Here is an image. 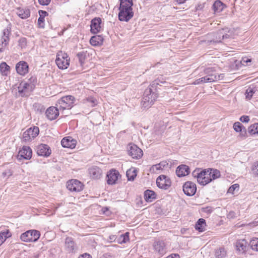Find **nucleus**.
I'll return each instance as SVG.
<instances>
[{"label": "nucleus", "instance_id": "obj_25", "mask_svg": "<svg viewBox=\"0 0 258 258\" xmlns=\"http://www.w3.org/2000/svg\"><path fill=\"white\" fill-rule=\"evenodd\" d=\"M61 144L64 148L73 149L76 147V141L71 137H67L62 139Z\"/></svg>", "mask_w": 258, "mask_h": 258}, {"label": "nucleus", "instance_id": "obj_30", "mask_svg": "<svg viewBox=\"0 0 258 258\" xmlns=\"http://www.w3.org/2000/svg\"><path fill=\"white\" fill-rule=\"evenodd\" d=\"M206 220L203 218H200L195 225V229L199 232H203L206 230Z\"/></svg>", "mask_w": 258, "mask_h": 258}, {"label": "nucleus", "instance_id": "obj_63", "mask_svg": "<svg viewBox=\"0 0 258 258\" xmlns=\"http://www.w3.org/2000/svg\"><path fill=\"white\" fill-rule=\"evenodd\" d=\"M58 2H60L61 0H56Z\"/></svg>", "mask_w": 258, "mask_h": 258}, {"label": "nucleus", "instance_id": "obj_46", "mask_svg": "<svg viewBox=\"0 0 258 258\" xmlns=\"http://www.w3.org/2000/svg\"><path fill=\"white\" fill-rule=\"evenodd\" d=\"M27 39L25 37H21L18 41V45L22 49L27 46Z\"/></svg>", "mask_w": 258, "mask_h": 258}, {"label": "nucleus", "instance_id": "obj_51", "mask_svg": "<svg viewBox=\"0 0 258 258\" xmlns=\"http://www.w3.org/2000/svg\"><path fill=\"white\" fill-rule=\"evenodd\" d=\"M87 101L89 102V103H91V105L92 106H94L96 103H97V101L96 99H95L93 97H88L87 98Z\"/></svg>", "mask_w": 258, "mask_h": 258}, {"label": "nucleus", "instance_id": "obj_14", "mask_svg": "<svg viewBox=\"0 0 258 258\" xmlns=\"http://www.w3.org/2000/svg\"><path fill=\"white\" fill-rule=\"evenodd\" d=\"M182 187L184 193L187 196H192L197 191L196 184L191 181L185 182Z\"/></svg>", "mask_w": 258, "mask_h": 258}, {"label": "nucleus", "instance_id": "obj_26", "mask_svg": "<svg viewBox=\"0 0 258 258\" xmlns=\"http://www.w3.org/2000/svg\"><path fill=\"white\" fill-rule=\"evenodd\" d=\"M189 168L185 165H179L176 170V173L178 177H182L189 173Z\"/></svg>", "mask_w": 258, "mask_h": 258}, {"label": "nucleus", "instance_id": "obj_18", "mask_svg": "<svg viewBox=\"0 0 258 258\" xmlns=\"http://www.w3.org/2000/svg\"><path fill=\"white\" fill-rule=\"evenodd\" d=\"M59 108L58 107L50 106L45 111L46 116L48 119L53 120L59 115Z\"/></svg>", "mask_w": 258, "mask_h": 258}, {"label": "nucleus", "instance_id": "obj_7", "mask_svg": "<svg viewBox=\"0 0 258 258\" xmlns=\"http://www.w3.org/2000/svg\"><path fill=\"white\" fill-rule=\"evenodd\" d=\"M40 236V232L36 230H30L21 235V239L25 242H36Z\"/></svg>", "mask_w": 258, "mask_h": 258}, {"label": "nucleus", "instance_id": "obj_40", "mask_svg": "<svg viewBox=\"0 0 258 258\" xmlns=\"http://www.w3.org/2000/svg\"><path fill=\"white\" fill-rule=\"evenodd\" d=\"M248 132L251 135L258 134V123L251 125L248 128Z\"/></svg>", "mask_w": 258, "mask_h": 258}, {"label": "nucleus", "instance_id": "obj_6", "mask_svg": "<svg viewBox=\"0 0 258 258\" xmlns=\"http://www.w3.org/2000/svg\"><path fill=\"white\" fill-rule=\"evenodd\" d=\"M217 67H208L204 70V74L206 75L205 77L206 79H207L208 83H211L216 82L220 80L221 75H219L217 72Z\"/></svg>", "mask_w": 258, "mask_h": 258}, {"label": "nucleus", "instance_id": "obj_41", "mask_svg": "<svg viewBox=\"0 0 258 258\" xmlns=\"http://www.w3.org/2000/svg\"><path fill=\"white\" fill-rule=\"evenodd\" d=\"M33 107L36 111L39 113H42L45 111L44 105L38 103H35L33 104Z\"/></svg>", "mask_w": 258, "mask_h": 258}, {"label": "nucleus", "instance_id": "obj_36", "mask_svg": "<svg viewBox=\"0 0 258 258\" xmlns=\"http://www.w3.org/2000/svg\"><path fill=\"white\" fill-rule=\"evenodd\" d=\"M256 89L253 87H248L245 92V98L247 100H250L255 93Z\"/></svg>", "mask_w": 258, "mask_h": 258}, {"label": "nucleus", "instance_id": "obj_53", "mask_svg": "<svg viewBox=\"0 0 258 258\" xmlns=\"http://www.w3.org/2000/svg\"><path fill=\"white\" fill-rule=\"evenodd\" d=\"M40 5L42 6H47L49 4L51 0H38Z\"/></svg>", "mask_w": 258, "mask_h": 258}, {"label": "nucleus", "instance_id": "obj_15", "mask_svg": "<svg viewBox=\"0 0 258 258\" xmlns=\"http://www.w3.org/2000/svg\"><path fill=\"white\" fill-rule=\"evenodd\" d=\"M67 188L72 191H80L83 189L82 183L77 179H71L67 182Z\"/></svg>", "mask_w": 258, "mask_h": 258}, {"label": "nucleus", "instance_id": "obj_58", "mask_svg": "<svg viewBox=\"0 0 258 258\" xmlns=\"http://www.w3.org/2000/svg\"><path fill=\"white\" fill-rule=\"evenodd\" d=\"M39 14L40 16H41V15H43V16H44V17H45L46 16L48 15V13L46 11H42V10L39 11Z\"/></svg>", "mask_w": 258, "mask_h": 258}, {"label": "nucleus", "instance_id": "obj_21", "mask_svg": "<svg viewBox=\"0 0 258 258\" xmlns=\"http://www.w3.org/2000/svg\"><path fill=\"white\" fill-rule=\"evenodd\" d=\"M102 20L100 18H95L91 20V32L93 34L99 33L101 29Z\"/></svg>", "mask_w": 258, "mask_h": 258}, {"label": "nucleus", "instance_id": "obj_1", "mask_svg": "<svg viewBox=\"0 0 258 258\" xmlns=\"http://www.w3.org/2000/svg\"><path fill=\"white\" fill-rule=\"evenodd\" d=\"M164 84H167L165 80L162 77H158L146 89L141 102L142 108L147 109L152 106L158 97V90L160 89L159 87Z\"/></svg>", "mask_w": 258, "mask_h": 258}, {"label": "nucleus", "instance_id": "obj_16", "mask_svg": "<svg viewBox=\"0 0 258 258\" xmlns=\"http://www.w3.org/2000/svg\"><path fill=\"white\" fill-rule=\"evenodd\" d=\"M118 19L120 21L128 22L134 16L133 9H119Z\"/></svg>", "mask_w": 258, "mask_h": 258}, {"label": "nucleus", "instance_id": "obj_19", "mask_svg": "<svg viewBox=\"0 0 258 258\" xmlns=\"http://www.w3.org/2000/svg\"><path fill=\"white\" fill-rule=\"evenodd\" d=\"M32 152L31 149L28 146H24L18 153V158L19 160L22 158L29 160L32 157Z\"/></svg>", "mask_w": 258, "mask_h": 258}, {"label": "nucleus", "instance_id": "obj_61", "mask_svg": "<svg viewBox=\"0 0 258 258\" xmlns=\"http://www.w3.org/2000/svg\"><path fill=\"white\" fill-rule=\"evenodd\" d=\"M233 213H233V212H230V213H229V215H231V214H233Z\"/></svg>", "mask_w": 258, "mask_h": 258}, {"label": "nucleus", "instance_id": "obj_13", "mask_svg": "<svg viewBox=\"0 0 258 258\" xmlns=\"http://www.w3.org/2000/svg\"><path fill=\"white\" fill-rule=\"evenodd\" d=\"M10 29L7 28L3 30V35L0 38V52L4 51L10 41Z\"/></svg>", "mask_w": 258, "mask_h": 258}, {"label": "nucleus", "instance_id": "obj_43", "mask_svg": "<svg viewBox=\"0 0 258 258\" xmlns=\"http://www.w3.org/2000/svg\"><path fill=\"white\" fill-rule=\"evenodd\" d=\"M77 56L79 59V62L81 66L84 63V61L86 59V52L81 51L77 53Z\"/></svg>", "mask_w": 258, "mask_h": 258}, {"label": "nucleus", "instance_id": "obj_34", "mask_svg": "<svg viewBox=\"0 0 258 258\" xmlns=\"http://www.w3.org/2000/svg\"><path fill=\"white\" fill-rule=\"evenodd\" d=\"M224 4L219 0L215 2L213 5V9L215 13H220L224 8Z\"/></svg>", "mask_w": 258, "mask_h": 258}, {"label": "nucleus", "instance_id": "obj_22", "mask_svg": "<svg viewBox=\"0 0 258 258\" xmlns=\"http://www.w3.org/2000/svg\"><path fill=\"white\" fill-rule=\"evenodd\" d=\"M154 250L159 254L163 255L166 252L165 244L163 241L156 240L153 244Z\"/></svg>", "mask_w": 258, "mask_h": 258}, {"label": "nucleus", "instance_id": "obj_28", "mask_svg": "<svg viewBox=\"0 0 258 258\" xmlns=\"http://www.w3.org/2000/svg\"><path fill=\"white\" fill-rule=\"evenodd\" d=\"M103 42V37L101 35H95L91 37L90 44L93 46L101 45Z\"/></svg>", "mask_w": 258, "mask_h": 258}, {"label": "nucleus", "instance_id": "obj_55", "mask_svg": "<svg viewBox=\"0 0 258 258\" xmlns=\"http://www.w3.org/2000/svg\"><path fill=\"white\" fill-rule=\"evenodd\" d=\"M166 258H180V256L178 254L172 253Z\"/></svg>", "mask_w": 258, "mask_h": 258}, {"label": "nucleus", "instance_id": "obj_23", "mask_svg": "<svg viewBox=\"0 0 258 258\" xmlns=\"http://www.w3.org/2000/svg\"><path fill=\"white\" fill-rule=\"evenodd\" d=\"M88 173L92 179H97L100 178L102 175V170L98 167L94 166L88 169Z\"/></svg>", "mask_w": 258, "mask_h": 258}, {"label": "nucleus", "instance_id": "obj_11", "mask_svg": "<svg viewBox=\"0 0 258 258\" xmlns=\"http://www.w3.org/2000/svg\"><path fill=\"white\" fill-rule=\"evenodd\" d=\"M64 249L69 253H75L78 250V246L71 237H67L64 241Z\"/></svg>", "mask_w": 258, "mask_h": 258}, {"label": "nucleus", "instance_id": "obj_35", "mask_svg": "<svg viewBox=\"0 0 258 258\" xmlns=\"http://www.w3.org/2000/svg\"><path fill=\"white\" fill-rule=\"evenodd\" d=\"M207 170L209 171V174H210L212 181L220 177V172L218 170L209 168Z\"/></svg>", "mask_w": 258, "mask_h": 258}, {"label": "nucleus", "instance_id": "obj_60", "mask_svg": "<svg viewBox=\"0 0 258 258\" xmlns=\"http://www.w3.org/2000/svg\"><path fill=\"white\" fill-rule=\"evenodd\" d=\"M177 3L179 4H183L185 2V0H176Z\"/></svg>", "mask_w": 258, "mask_h": 258}, {"label": "nucleus", "instance_id": "obj_62", "mask_svg": "<svg viewBox=\"0 0 258 258\" xmlns=\"http://www.w3.org/2000/svg\"><path fill=\"white\" fill-rule=\"evenodd\" d=\"M220 75H221L220 77H223L222 74H220Z\"/></svg>", "mask_w": 258, "mask_h": 258}, {"label": "nucleus", "instance_id": "obj_10", "mask_svg": "<svg viewBox=\"0 0 258 258\" xmlns=\"http://www.w3.org/2000/svg\"><path fill=\"white\" fill-rule=\"evenodd\" d=\"M156 184L159 188L166 190L170 187L171 182L168 176L164 175H161L157 177Z\"/></svg>", "mask_w": 258, "mask_h": 258}, {"label": "nucleus", "instance_id": "obj_44", "mask_svg": "<svg viewBox=\"0 0 258 258\" xmlns=\"http://www.w3.org/2000/svg\"><path fill=\"white\" fill-rule=\"evenodd\" d=\"M249 245L252 250L258 251V238H255L250 240Z\"/></svg>", "mask_w": 258, "mask_h": 258}, {"label": "nucleus", "instance_id": "obj_5", "mask_svg": "<svg viewBox=\"0 0 258 258\" xmlns=\"http://www.w3.org/2000/svg\"><path fill=\"white\" fill-rule=\"evenodd\" d=\"M75 100V98L73 96H65L57 101L56 105L59 107L60 110L69 109L73 106Z\"/></svg>", "mask_w": 258, "mask_h": 258}, {"label": "nucleus", "instance_id": "obj_17", "mask_svg": "<svg viewBox=\"0 0 258 258\" xmlns=\"http://www.w3.org/2000/svg\"><path fill=\"white\" fill-rule=\"evenodd\" d=\"M37 154L38 156L48 157L51 153V150L46 144H41L36 147Z\"/></svg>", "mask_w": 258, "mask_h": 258}, {"label": "nucleus", "instance_id": "obj_45", "mask_svg": "<svg viewBox=\"0 0 258 258\" xmlns=\"http://www.w3.org/2000/svg\"><path fill=\"white\" fill-rule=\"evenodd\" d=\"M9 234V230H7L6 232H0V245H2L4 242L7 238L10 236Z\"/></svg>", "mask_w": 258, "mask_h": 258}, {"label": "nucleus", "instance_id": "obj_38", "mask_svg": "<svg viewBox=\"0 0 258 258\" xmlns=\"http://www.w3.org/2000/svg\"><path fill=\"white\" fill-rule=\"evenodd\" d=\"M9 69L10 67L5 62L0 64V72L3 75H7Z\"/></svg>", "mask_w": 258, "mask_h": 258}, {"label": "nucleus", "instance_id": "obj_29", "mask_svg": "<svg viewBox=\"0 0 258 258\" xmlns=\"http://www.w3.org/2000/svg\"><path fill=\"white\" fill-rule=\"evenodd\" d=\"M17 14L21 18L25 19L28 18L30 16V12L28 9H21L19 8L17 9Z\"/></svg>", "mask_w": 258, "mask_h": 258}, {"label": "nucleus", "instance_id": "obj_42", "mask_svg": "<svg viewBox=\"0 0 258 258\" xmlns=\"http://www.w3.org/2000/svg\"><path fill=\"white\" fill-rule=\"evenodd\" d=\"M215 256L216 258H224L226 256V251L223 248H220L215 252Z\"/></svg>", "mask_w": 258, "mask_h": 258}, {"label": "nucleus", "instance_id": "obj_33", "mask_svg": "<svg viewBox=\"0 0 258 258\" xmlns=\"http://www.w3.org/2000/svg\"><path fill=\"white\" fill-rule=\"evenodd\" d=\"M133 0H120L119 9H133Z\"/></svg>", "mask_w": 258, "mask_h": 258}, {"label": "nucleus", "instance_id": "obj_24", "mask_svg": "<svg viewBox=\"0 0 258 258\" xmlns=\"http://www.w3.org/2000/svg\"><path fill=\"white\" fill-rule=\"evenodd\" d=\"M16 69L18 74L25 75L28 72L29 66L26 62L21 61L16 64Z\"/></svg>", "mask_w": 258, "mask_h": 258}, {"label": "nucleus", "instance_id": "obj_59", "mask_svg": "<svg viewBox=\"0 0 258 258\" xmlns=\"http://www.w3.org/2000/svg\"><path fill=\"white\" fill-rule=\"evenodd\" d=\"M251 61V59H249V58H242V60H241V63H242V64H244V63H247L248 62H250Z\"/></svg>", "mask_w": 258, "mask_h": 258}, {"label": "nucleus", "instance_id": "obj_54", "mask_svg": "<svg viewBox=\"0 0 258 258\" xmlns=\"http://www.w3.org/2000/svg\"><path fill=\"white\" fill-rule=\"evenodd\" d=\"M239 187L238 184H234L231 185L229 188V192H231L234 191L236 188Z\"/></svg>", "mask_w": 258, "mask_h": 258}, {"label": "nucleus", "instance_id": "obj_27", "mask_svg": "<svg viewBox=\"0 0 258 258\" xmlns=\"http://www.w3.org/2000/svg\"><path fill=\"white\" fill-rule=\"evenodd\" d=\"M233 128L236 132H239L240 135L242 137H246V130L239 122H236L234 123Z\"/></svg>", "mask_w": 258, "mask_h": 258}, {"label": "nucleus", "instance_id": "obj_31", "mask_svg": "<svg viewBox=\"0 0 258 258\" xmlns=\"http://www.w3.org/2000/svg\"><path fill=\"white\" fill-rule=\"evenodd\" d=\"M247 244V242L244 239L237 240L236 242L237 250L242 253L246 251Z\"/></svg>", "mask_w": 258, "mask_h": 258}, {"label": "nucleus", "instance_id": "obj_9", "mask_svg": "<svg viewBox=\"0 0 258 258\" xmlns=\"http://www.w3.org/2000/svg\"><path fill=\"white\" fill-rule=\"evenodd\" d=\"M39 133V129L37 126L30 127L24 132L23 139L24 141H30L36 137Z\"/></svg>", "mask_w": 258, "mask_h": 258}, {"label": "nucleus", "instance_id": "obj_2", "mask_svg": "<svg viewBox=\"0 0 258 258\" xmlns=\"http://www.w3.org/2000/svg\"><path fill=\"white\" fill-rule=\"evenodd\" d=\"M36 77H32L28 81H22L18 87V91L21 97H28L35 88Z\"/></svg>", "mask_w": 258, "mask_h": 258}, {"label": "nucleus", "instance_id": "obj_8", "mask_svg": "<svg viewBox=\"0 0 258 258\" xmlns=\"http://www.w3.org/2000/svg\"><path fill=\"white\" fill-rule=\"evenodd\" d=\"M55 63L60 69H66L70 64V58L67 53L60 52L56 55Z\"/></svg>", "mask_w": 258, "mask_h": 258}, {"label": "nucleus", "instance_id": "obj_32", "mask_svg": "<svg viewBox=\"0 0 258 258\" xmlns=\"http://www.w3.org/2000/svg\"><path fill=\"white\" fill-rule=\"evenodd\" d=\"M156 198V193L152 190L147 189L144 192V199L147 202H152Z\"/></svg>", "mask_w": 258, "mask_h": 258}, {"label": "nucleus", "instance_id": "obj_48", "mask_svg": "<svg viewBox=\"0 0 258 258\" xmlns=\"http://www.w3.org/2000/svg\"><path fill=\"white\" fill-rule=\"evenodd\" d=\"M251 171L253 174L258 177V161L253 163L251 167Z\"/></svg>", "mask_w": 258, "mask_h": 258}, {"label": "nucleus", "instance_id": "obj_39", "mask_svg": "<svg viewBox=\"0 0 258 258\" xmlns=\"http://www.w3.org/2000/svg\"><path fill=\"white\" fill-rule=\"evenodd\" d=\"M129 240V233L126 232L125 234H121L117 239V242L122 244L126 242Z\"/></svg>", "mask_w": 258, "mask_h": 258}, {"label": "nucleus", "instance_id": "obj_20", "mask_svg": "<svg viewBox=\"0 0 258 258\" xmlns=\"http://www.w3.org/2000/svg\"><path fill=\"white\" fill-rule=\"evenodd\" d=\"M119 176L118 171L115 169L110 170L107 174V183L110 185L115 184Z\"/></svg>", "mask_w": 258, "mask_h": 258}, {"label": "nucleus", "instance_id": "obj_3", "mask_svg": "<svg viewBox=\"0 0 258 258\" xmlns=\"http://www.w3.org/2000/svg\"><path fill=\"white\" fill-rule=\"evenodd\" d=\"M217 36L215 39H213L214 42H222V40H226L227 39H232L234 38L235 34L234 29H228L227 28L222 29L218 31ZM225 42H227L225 41Z\"/></svg>", "mask_w": 258, "mask_h": 258}, {"label": "nucleus", "instance_id": "obj_50", "mask_svg": "<svg viewBox=\"0 0 258 258\" xmlns=\"http://www.w3.org/2000/svg\"><path fill=\"white\" fill-rule=\"evenodd\" d=\"M207 79H206L205 77H202L199 79H197L194 81L193 84L194 85H198L200 84H203L205 83H208L207 82Z\"/></svg>", "mask_w": 258, "mask_h": 258}, {"label": "nucleus", "instance_id": "obj_37", "mask_svg": "<svg viewBox=\"0 0 258 258\" xmlns=\"http://www.w3.org/2000/svg\"><path fill=\"white\" fill-rule=\"evenodd\" d=\"M126 175L128 180H134L137 176L136 170L135 168H131L127 170Z\"/></svg>", "mask_w": 258, "mask_h": 258}, {"label": "nucleus", "instance_id": "obj_4", "mask_svg": "<svg viewBox=\"0 0 258 258\" xmlns=\"http://www.w3.org/2000/svg\"><path fill=\"white\" fill-rule=\"evenodd\" d=\"M192 175L194 177H197L198 182L202 185H205L212 181L207 169L200 172H199V170H195L192 172Z\"/></svg>", "mask_w": 258, "mask_h": 258}, {"label": "nucleus", "instance_id": "obj_56", "mask_svg": "<svg viewBox=\"0 0 258 258\" xmlns=\"http://www.w3.org/2000/svg\"><path fill=\"white\" fill-rule=\"evenodd\" d=\"M78 258H92V256L91 255L86 253L80 255Z\"/></svg>", "mask_w": 258, "mask_h": 258}, {"label": "nucleus", "instance_id": "obj_57", "mask_svg": "<svg viewBox=\"0 0 258 258\" xmlns=\"http://www.w3.org/2000/svg\"><path fill=\"white\" fill-rule=\"evenodd\" d=\"M116 239V236L114 235H110L109 236V241L110 242H113V241H114Z\"/></svg>", "mask_w": 258, "mask_h": 258}, {"label": "nucleus", "instance_id": "obj_52", "mask_svg": "<svg viewBox=\"0 0 258 258\" xmlns=\"http://www.w3.org/2000/svg\"><path fill=\"white\" fill-rule=\"evenodd\" d=\"M240 120L243 122H248L249 120V117L247 115H242L240 118Z\"/></svg>", "mask_w": 258, "mask_h": 258}, {"label": "nucleus", "instance_id": "obj_47", "mask_svg": "<svg viewBox=\"0 0 258 258\" xmlns=\"http://www.w3.org/2000/svg\"><path fill=\"white\" fill-rule=\"evenodd\" d=\"M163 166L164 165L162 162L159 164L154 165L151 167L150 171L153 172H156L158 170L162 169V166Z\"/></svg>", "mask_w": 258, "mask_h": 258}, {"label": "nucleus", "instance_id": "obj_12", "mask_svg": "<svg viewBox=\"0 0 258 258\" xmlns=\"http://www.w3.org/2000/svg\"><path fill=\"white\" fill-rule=\"evenodd\" d=\"M128 154L133 158L138 159L143 156V151L135 144H130L128 145Z\"/></svg>", "mask_w": 258, "mask_h": 258}, {"label": "nucleus", "instance_id": "obj_49", "mask_svg": "<svg viewBox=\"0 0 258 258\" xmlns=\"http://www.w3.org/2000/svg\"><path fill=\"white\" fill-rule=\"evenodd\" d=\"M44 17L43 16V15H41V16L39 17L38 19V25L40 28H44Z\"/></svg>", "mask_w": 258, "mask_h": 258}]
</instances>
